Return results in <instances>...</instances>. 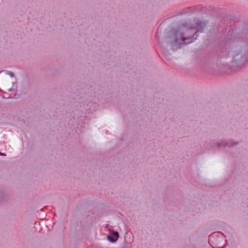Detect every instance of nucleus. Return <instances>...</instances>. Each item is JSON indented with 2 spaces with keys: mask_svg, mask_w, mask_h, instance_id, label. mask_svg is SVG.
Returning a JSON list of instances; mask_svg holds the SVG:
<instances>
[{
  "mask_svg": "<svg viewBox=\"0 0 248 248\" xmlns=\"http://www.w3.org/2000/svg\"><path fill=\"white\" fill-rule=\"evenodd\" d=\"M205 27V24L204 22L201 21H196L194 23L192 24L191 28L197 29V31L195 32V34L194 35V39L191 38H188L184 37L183 33L185 31V28H181L179 30L175 31L173 35L172 38L174 39L173 42L172 43L173 44L172 47L173 49H177L181 47L182 44H188L192 43L194 40L197 39V33L200 31H202L204 28Z\"/></svg>",
  "mask_w": 248,
  "mask_h": 248,
  "instance_id": "f257e3e1",
  "label": "nucleus"
},
{
  "mask_svg": "<svg viewBox=\"0 0 248 248\" xmlns=\"http://www.w3.org/2000/svg\"><path fill=\"white\" fill-rule=\"evenodd\" d=\"M118 232H115L112 233V235L108 236V239L111 242H114L118 239Z\"/></svg>",
  "mask_w": 248,
  "mask_h": 248,
  "instance_id": "f03ea898",
  "label": "nucleus"
},
{
  "mask_svg": "<svg viewBox=\"0 0 248 248\" xmlns=\"http://www.w3.org/2000/svg\"><path fill=\"white\" fill-rule=\"evenodd\" d=\"M10 76L11 77H14V74L13 73H10Z\"/></svg>",
  "mask_w": 248,
  "mask_h": 248,
  "instance_id": "7ed1b4c3",
  "label": "nucleus"
}]
</instances>
